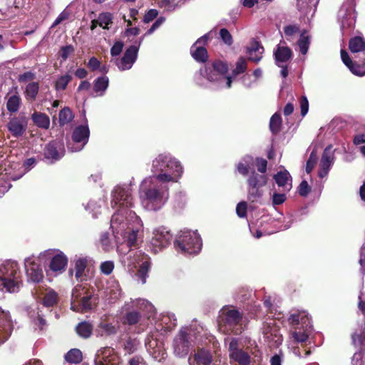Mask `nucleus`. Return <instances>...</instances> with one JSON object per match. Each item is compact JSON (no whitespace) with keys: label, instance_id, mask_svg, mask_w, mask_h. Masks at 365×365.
<instances>
[{"label":"nucleus","instance_id":"f257e3e1","mask_svg":"<svg viewBox=\"0 0 365 365\" xmlns=\"http://www.w3.org/2000/svg\"><path fill=\"white\" fill-rule=\"evenodd\" d=\"M133 205L131 185H116L111 192L110 206L116 211L112 215L110 228L118 242H127L128 245L136 242L138 234L143 229L141 220L130 210Z\"/></svg>","mask_w":365,"mask_h":365},{"label":"nucleus","instance_id":"f03ea898","mask_svg":"<svg viewBox=\"0 0 365 365\" xmlns=\"http://www.w3.org/2000/svg\"><path fill=\"white\" fill-rule=\"evenodd\" d=\"M138 195L140 204L145 210L159 211L165 206L170 197L168 182L148 176L140 184Z\"/></svg>","mask_w":365,"mask_h":365},{"label":"nucleus","instance_id":"7ed1b4c3","mask_svg":"<svg viewBox=\"0 0 365 365\" xmlns=\"http://www.w3.org/2000/svg\"><path fill=\"white\" fill-rule=\"evenodd\" d=\"M227 65L220 61L215 60L205 63L202 66L199 73L196 74L195 81L197 85L203 88H208L207 80L214 89H228L232 86V76L227 75Z\"/></svg>","mask_w":365,"mask_h":365},{"label":"nucleus","instance_id":"20e7f679","mask_svg":"<svg viewBox=\"0 0 365 365\" xmlns=\"http://www.w3.org/2000/svg\"><path fill=\"white\" fill-rule=\"evenodd\" d=\"M151 177L166 182L175 183L182 178L184 168L181 162L170 153L158 154L150 165Z\"/></svg>","mask_w":365,"mask_h":365},{"label":"nucleus","instance_id":"39448f33","mask_svg":"<svg viewBox=\"0 0 365 365\" xmlns=\"http://www.w3.org/2000/svg\"><path fill=\"white\" fill-rule=\"evenodd\" d=\"M122 322L124 324L134 326L138 324V332L145 329V319L143 318L140 312L147 315V319L149 321L155 314L154 306L145 299L138 298L135 299H130L125 302L121 308Z\"/></svg>","mask_w":365,"mask_h":365},{"label":"nucleus","instance_id":"423d86ee","mask_svg":"<svg viewBox=\"0 0 365 365\" xmlns=\"http://www.w3.org/2000/svg\"><path fill=\"white\" fill-rule=\"evenodd\" d=\"M207 335V330L197 324L180 329L173 342V352L178 357L185 356L190 348L194 344L202 342V338Z\"/></svg>","mask_w":365,"mask_h":365},{"label":"nucleus","instance_id":"0eeeda50","mask_svg":"<svg viewBox=\"0 0 365 365\" xmlns=\"http://www.w3.org/2000/svg\"><path fill=\"white\" fill-rule=\"evenodd\" d=\"M139 233L138 234V235ZM138 237L137 238L138 242ZM115 240H117L115 239ZM116 243L120 244V246H118V250L122 254L120 260L124 266L127 267L129 270H133L139 266V269L136 274L137 277L140 281L142 284L146 282L147 277H148V272L150 268V258L142 252L140 250L130 249L128 252H122L123 246L125 245L127 247L135 246L137 242L134 245H128L127 242H122L116 241Z\"/></svg>","mask_w":365,"mask_h":365},{"label":"nucleus","instance_id":"6e6552de","mask_svg":"<svg viewBox=\"0 0 365 365\" xmlns=\"http://www.w3.org/2000/svg\"><path fill=\"white\" fill-rule=\"evenodd\" d=\"M21 286V273L18 263L6 260L0 264V290L15 293Z\"/></svg>","mask_w":365,"mask_h":365},{"label":"nucleus","instance_id":"1a4fd4ad","mask_svg":"<svg viewBox=\"0 0 365 365\" xmlns=\"http://www.w3.org/2000/svg\"><path fill=\"white\" fill-rule=\"evenodd\" d=\"M176 250L185 255H197L202 246V239L197 230H182L174 242Z\"/></svg>","mask_w":365,"mask_h":365},{"label":"nucleus","instance_id":"9d476101","mask_svg":"<svg viewBox=\"0 0 365 365\" xmlns=\"http://www.w3.org/2000/svg\"><path fill=\"white\" fill-rule=\"evenodd\" d=\"M288 322L294 330L291 331V336L296 342L306 341L312 330L311 319L304 311H294L289 317Z\"/></svg>","mask_w":365,"mask_h":365},{"label":"nucleus","instance_id":"9b49d317","mask_svg":"<svg viewBox=\"0 0 365 365\" xmlns=\"http://www.w3.org/2000/svg\"><path fill=\"white\" fill-rule=\"evenodd\" d=\"M242 315L232 307H224L220 312L219 326L223 331L240 334L242 331Z\"/></svg>","mask_w":365,"mask_h":365},{"label":"nucleus","instance_id":"f8f14e48","mask_svg":"<svg viewBox=\"0 0 365 365\" xmlns=\"http://www.w3.org/2000/svg\"><path fill=\"white\" fill-rule=\"evenodd\" d=\"M267 182V175H259L252 170L247 178V200L252 202H259L264 195L263 187Z\"/></svg>","mask_w":365,"mask_h":365},{"label":"nucleus","instance_id":"ddd939ff","mask_svg":"<svg viewBox=\"0 0 365 365\" xmlns=\"http://www.w3.org/2000/svg\"><path fill=\"white\" fill-rule=\"evenodd\" d=\"M145 346L148 353L155 360L160 361L165 358L163 339L157 331H151L145 340Z\"/></svg>","mask_w":365,"mask_h":365},{"label":"nucleus","instance_id":"4468645a","mask_svg":"<svg viewBox=\"0 0 365 365\" xmlns=\"http://www.w3.org/2000/svg\"><path fill=\"white\" fill-rule=\"evenodd\" d=\"M91 307V295L87 294L81 285L76 286L72 291L71 309L75 312H84Z\"/></svg>","mask_w":365,"mask_h":365},{"label":"nucleus","instance_id":"2eb2a0df","mask_svg":"<svg viewBox=\"0 0 365 365\" xmlns=\"http://www.w3.org/2000/svg\"><path fill=\"white\" fill-rule=\"evenodd\" d=\"M352 342L354 346L359 349L355 352L352 359V365H364L363 357H365V322L352 334Z\"/></svg>","mask_w":365,"mask_h":365},{"label":"nucleus","instance_id":"dca6fc26","mask_svg":"<svg viewBox=\"0 0 365 365\" xmlns=\"http://www.w3.org/2000/svg\"><path fill=\"white\" fill-rule=\"evenodd\" d=\"M89 135L90 130L87 122L84 125L77 126L72 134V142L67 145L68 149L71 152L81 150L88 143Z\"/></svg>","mask_w":365,"mask_h":365},{"label":"nucleus","instance_id":"f3484780","mask_svg":"<svg viewBox=\"0 0 365 365\" xmlns=\"http://www.w3.org/2000/svg\"><path fill=\"white\" fill-rule=\"evenodd\" d=\"M41 255L51 258L49 269L56 274H61L66 269L68 258L66 255L58 250H47Z\"/></svg>","mask_w":365,"mask_h":365},{"label":"nucleus","instance_id":"a211bd4d","mask_svg":"<svg viewBox=\"0 0 365 365\" xmlns=\"http://www.w3.org/2000/svg\"><path fill=\"white\" fill-rule=\"evenodd\" d=\"M144 36H142L134 45L130 46L125 51L120 59L115 61V64L120 71H126L132 68L135 62L139 48L143 42Z\"/></svg>","mask_w":365,"mask_h":365},{"label":"nucleus","instance_id":"6ab92c4d","mask_svg":"<svg viewBox=\"0 0 365 365\" xmlns=\"http://www.w3.org/2000/svg\"><path fill=\"white\" fill-rule=\"evenodd\" d=\"M229 356L231 361L239 365H249L251 357L249 352L243 349L242 344L237 339H232L228 347Z\"/></svg>","mask_w":365,"mask_h":365},{"label":"nucleus","instance_id":"aec40b11","mask_svg":"<svg viewBox=\"0 0 365 365\" xmlns=\"http://www.w3.org/2000/svg\"><path fill=\"white\" fill-rule=\"evenodd\" d=\"M101 292L102 297L108 304L117 302L123 295L118 282L113 278L109 279L106 284L103 285Z\"/></svg>","mask_w":365,"mask_h":365},{"label":"nucleus","instance_id":"412c9836","mask_svg":"<svg viewBox=\"0 0 365 365\" xmlns=\"http://www.w3.org/2000/svg\"><path fill=\"white\" fill-rule=\"evenodd\" d=\"M155 314L150 318V323L155 325V330L158 331H170L177 326V318L173 313L161 314L155 319Z\"/></svg>","mask_w":365,"mask_h":365},{"label":"nucleus","instance_id":"4be33fe9","mask_svg":"<svg viewBox=\"0 0 365 365\" xmlns=\"http://www.w3.org/2000/svg\"><path fill=\"white\" fill-rule=\"evenodd\" d=\"M338 19L344 34L351 30L356 22V14L352 6L350 4L342 5L338 13Z\"/></svg>","mask_w":365,"mask_h":365},{"label":"nucleus","instance_id":"5701e85b","mask_svg":"<svg viewBox=\"0 0 365 365\" xmlns=\"http://www.w3.org/2000/svg\"><path fill=\"white\" fill-rule=\"evenodd\" d=\"M24 267L28 282L39 283L43 278L41 265L36 262L34 257L25 259Z\"/></svg>","mask_w":365,"mask_h":365},{"label":"nucleus","instance_id":"b1692460","mask_svg":"<svg viewBox=\"0 0 365 365\" xmlns=\"http://www.w3.org/2000/svg\"><path fill=\"white\" fill-rule=\"evenodd\" d=\"M95 365H120V358L110 347L98 350L94 359Z\"/></svg>","mask_w":365,"mask_h":365},{"label":"nucleus","instance_id":"393cba45","mask_svg":"<svg viewBox=\"0 0 365 365\" xmlns=\"http://www.w3.org/2000/svg\"><path fill=\"white\" fill-rule=\"evenodd\" d=\"M212 31L199 38L190 48L192 57L197 62L205 63L208 59L207 49L204 46L207 43Z\"/></svg>","mask_w":365,"mask_h":365},{"label":"nucleus","instance_id":"a878e982","mask_svg":"<svg viewBox=\"0 0 365 365\" xmlns=\"http://www.w3.org/2000/svg\"><path fill=\"white\" fill-rule=\"evenodd\" d=\"M28 122L29 119L24 115L14 116L10 118L6 127L13 137L19 138L25 134Z\"/></svg>","mask_w":365,"mask_h":365},{"label":"nucleus","instance_id":"bb28decb","mask_svg":"<svg viewBox=\"0 0 365 365\" xmlns=\"http://www.w3.org/2000/svg\"><path fill=\"white\" fill-rule=\"evenodd\" d=\"M334 160V150H332V145H329L325 148L320 160L318 171V175L320 178H323L328 175Z\"/></svg>","mask_w":365,"mask_h":365},{"label":"nucleus","instance_id":"cd10ccee","mask_svg":"<svg viewBox=\"0 0 365 365\" xmlns=\"http://www.w3.org/2000/svg\"><path fill=\"white\" fill-rule=\"evenodd\" d=\"M173 235L165 227H160L153 231V237L151 244L155 248L159 250L169 245L171 242Z\"/></svg>","mask_w":365,"mask_h":365},{"label":"nucleus","instance_id":"c85d7f7f","mask_svg":"<svg viewBox=\"0 0 365 365\" xmlns=\"http://www.w3.org/2000/svg\"><path fill=\"white\" fill-rule=\"evenodd\" d=\"M63 144L61 141L53 140L50 142L45 148V158L51 160V163L60 160L64 155Z\"/></svg>","mask_w":365,"mask_h":365},{"label":"nucleus","instance_id":"c756f323","mask_svg":"<svg viewBox=\"0 0 365 365\" xmlns=\"http://www.w3.org/2000/svg\"><path fill=\"white\" fill-rule=\"evenodd\" d=\"M341 58L343 63L353 74L359 76H365V60L361 63L353 60L349 57L348 53L343 49L341 50Z\"/></svg>","mask_w":365,"mask_h":365},{"label":"nucleus","instance_id":"7c9ffc66","mask_svg":"<svg viewBox=\"0 0 365 365\" xmlns=\"http://www.w3.org/2000/svg\"><path fill=\"white\" fill-rule=\"evenodd\" d=\"M262 331L264 337L270 343V346H279L282 344V335L279 334L274 321L265 323Z\"/></svg>","mask_w":365,"mask_h":365},{"label":"nucleus","instance_id":"2f4dec72","mask_svg":"<svg viewBox=\"0 0 365 365\" xmlns=\"http://www.w3.org/2000/svg\"><path fill=\"white\" fill-rule=\"evenodd\" d=\"M274 57L277 66L287 64L292 58V51L285 45V43L280 41L274 49Z\"/></svg>","mask_w":365,"mask_h":365},{"label":"nucleus","instance_id":"473e14b6","mask_svg":"<svg viewBox=\"0 0 365 365\" xmlns=\"http://www.w3.org/2000/svg\"><path fill=\"white\" fill-rule=\"evenodd\" d=\"M273 179L282 192H289L292 188V178L285 169L278 171Z\"/></svg>","mask_w":365,"mask_h":365},{"label":"nucleus","instance_id":"72a5a7b5","mask_svg":"<svg viewBox=\"0 0 365 365\" xmlns=\"http://www.w3.org/2000/svg\"><path fill=\"white\" fill-rule=\"evenodd\" d=\"M263 53V46L257 41H253L250 46L247 48V53L248 55L249 60L255 63H258L261 61Z\"/></svg>","mask_w":365,"mask_h":365},{"label":"nucleus","instance_id":"f704fd0d","mask_svg":"<svg viewBox=\"0 0 365 365\" xmlns=\"http://www.w3.org/2000/svg\"><path fill=\"white\" fill-rule=\"evenodd\" d=\"M212 356L210 351L205 349H200L194 355L192 362H190V365H211Z\"/></svg>","mask_w":365,"mask_h":365},{"label":"nucleus","instance_id":"c9c22d12","mask_svg":"<svg viewBox=\"0 0 365 365\" xmlns=\"http://www.w3.org/2000/svg\"><path fill=\"white\" fill-rule=\"evenodd\" d=\"M36 292L39 295H43L42 299V304L44 307H50L56 304L58 296L56 292L53 289H46V293L43 294L41 292V289L39 287L36 290Z\"/></svg>","mask_w":365,"mask_h":365},{"label":"nucleus","instance_id":"e433bc0d","mask_svg":"<svg viewBox=\"0 0 365 365\" xmlns=\"http://www.w3.org/2000/svg\"><path fill=\"white\" fill-rule=\"evenodd\" d=\"M349 50L352 55L363 53L365 51V41L363 38L356 36L349 41Z\"/></svg>","mask_w":365,"mask_h":365},{"label":"nucleus","instance_id":"4c0bfd02","mask_svg":"<svg viewBox=\"0 0 365 365\" xmlns=\"http://www.w3.org/2000/svg\"><path fill=\"white\" fill-rule=\"evenodd\" d=\"M109 84V79L106 76L97 78L93 83V90L96 93V96H103Z\"/></svg>","mask_w":365,"mask_h":365},{"label":"nucleus","instance_id":"58836bf2","mask_svg":"<svg viewBox=\"0 0 365 365\" xmlns=\"http://www.w3.org/2000/svg\"><path fill=\"white\" fill-rule=\"evenodd\" d=\"M31 119L38 128L48 129L50 126L49 117L45 113L34 112L31 115Z\"/></svg>","mask_w":365,"mask_h":365},{"label":"nucleus","instance_id":"ea45409f","mask_svg":"<svg viewBox=\"0 0 365 365\" xmlns=\"http://www.w3.org/2000/svg\"><path fill=\"white\" fill-rule=\"evenodd\" d=\"M87 259L85 258H79L75 262L74 270H70V274L75 272V277L77 280H82L85 276V269L87 267Z\"/></svg>","mask_w":365,"mask_h":365},{"label":"nucleus","instance_id":"a19ab883","mask_svg":"<svg viewBox=\"0 0 365 365\" xmlns=\"http://www.w3.org/2000/svg\"><path fill=\"white\" fill-rule=\"evenodd\" d=\"M253 164V158L250 155H245L237 164V170L243 176L249 175V170L251 165Z\"/></svg>","mask_w":365,"mask_h":365},{"label":"nucleus","instance_id":"79ce46f5","mask_svg":"<svg viewBox=\"0 0 365 365\" xmlns=\"http://www.w3.org/2000/svg\"><path fill=\"white\" fill-rule=\"evenodd\" d=\"M97 336H106L115 334L116 328L112 324L101 322L96 329Z\"/></svg>","mask_w":365,"mask_h":365},{"label":"nucleus","instance_id":"37998d69","mask_svg":"<svg viewBox=\"0 0 365 365\" xmlns=\"http://www.w3.org/2000/svg\"><path fill=\"white\" fill-rule=\"evenodd\" d=\"M104 203V199H99L98 200H91L85 205V209L92 214L93 217H97L98 215L101 213V207Z\"/></svg>","mask_w":365,"mask_h":365},{"label":"nucleus","instance_id":"c03bdc74","mask_svg":"<svg viewBox=\"0 0 365 365\" xmlns=\"http://www.w3.org/2000/svg\"><path fill=\"white\" fill-rule=\"evenodd\" d=\"M311 37L307 31H303L300 34V37L297 41V45L299 48V51L302 54L306 55L308 52L310 45Z\"/></svg>","mask_w":365,"mask_h":365},{"label":"nucleus","instance_id":"a18cd8bd","mask_svg":"<svg viewBox=\"0 0 365 365\" xmlns=\"http://www.w3.org/2000/svg\"><path fill=\"white\" fill-rule=\"evenodd\" d=\"M76 330L81 337L88 338L91 335L93 327L89 322H82L77 325Z\"/></svg>","mask_w":365,"mask_h":365},{"label":"nucleus","instance_id":"49530a36","mask_svg":"<svg viewBox=\"0 0 365 365\" xmlns=\"http://www.w3.org/2000/svg\"><path fill=\"white\" fill-rule=\"evenodd\" d=\"M39 86L36 82L29 83L25 88V94L27 100L34 101L38 93Z\"/></svg>","mask_w":365,"mask_h":365},{"label":"nucleus","instance_id":"de8ad7c7","mask_svg":"<svg viewBox=\"0 0 365 365\" xmlns=\"http://www.w3.org/2000/svg\"><path fill=\"white\" fill-rule=\"evenodd\" d=\"M247 60L240 57L236 62L235 68L232 70V73L230 76H232V80L237 76L238 75L243 73L247 70Z\"/></svg>","mask_w":365,"mask_h":365},{"label":"nucleus","instance_id":"09e8293b","mask_svg":"<svg viewBox=\"0 0 365 365\" xmlns=\"http://www.w3.org/2000/svg\"><path fill=\"white\" fill-rule=\"evenodd\" d=\"M65 359L69 363L78 364L83 359L82 353L78 349H72L66 354Z\"/></svg>","mask_w":365,"mask_h":365},{"label":"nucleus","instance_id":"8fccbe9b","mask_svg":"<svg viewBox=\"0 0 365 365\" xmlns=\"http://www.w3.org/2000/svg\"><path fill=\"white\" fill-rule=\"evenodd\" d=\"M282 125L281 115L278 113H275L270 118L269 129L271 132L276 134L279 132Z\"/></svg>","mask_w":365,"mask_h":365},{"label":"nucleus","instance_id":"3c124183","mask_svg":"<svg viewBox=\"0 0 365 365\" xmlns=\"http://www.w3.org/2000/svg\"><path fill=\"white\" fill-rule=\"evenodd\" d=\"M98 25L104 29H108L113 23V15L109 12L100 14L98 18Z\"/></svg>","mask_w":365,"mask_h":365},{"label":"nucleus","instance_id":"603ef678","mask_svg":"<svg viewBox=\"0 0 365 365\" xmlns=\"http://www.w3.org/2000/svg\"><path fill=\"white\" fill-rule=\"evenodd\" d=\"M73 118V114L68 107L63 108L59 113V123L63 125L70 123Z\"/></svg>","mask_w":365,"mask_h":365},{"label":"nucleus","instance_id":"864d4df0","mask_svg":"<svg viewBox=\"0 0 365 365\" xmlns=\"http://www.w3.org/2000/svg\"><path fill=\"white\" fill-rule=\"evenodd\" d=\"M20 103H21V99H20L19 96H18L16 95L11 96L8 99V101L6 103L7 110L11 113H15L19 110Z\"/></svg>","mask_w":365,"mask_h":365},{"label":"nucleus","instance_id":"5fc2aeb1","mask_svg":"<svg viewBox=\"0 0 365 365\" xmlns=\"http://www.w3.org/2000/svg\"><path fill=\"white\" fill-rule=\"evenodd\" d=\"M139 344L137 339L128 337L124 342V350L129 354H132L137 350Z\"/></svg>","mask_w":365,"mask_h":365},{"label":"nucleus","instance_id":"6e6d98bb","mask_svg":"<svg viewBox=\"0 0 365 365\" xmlns=\"http://www.w3.org/2000/svg\"><path fill=\"white\" fill-rule=\"evenodd\" d=\"M71 79H72V77L69 74H66V75L60 76L56 81V84H55L56 89L58 91L66 89V88L67 87V85L71 81Z\"/></svg>","mask_w":365,"mask_h":365},{"label":"nucleus","instance_id":"4d7b16f0","mask_svg":"<svg viewBox=\"0 0 365 365\" xmlns=\"http://www.w3.org/2000/svg\"><path fill=\"white\" fill-rule=\"evenodd\" d=\"M287 192H274L271 197L272 205L277 206L283 204L287 200Z\"/></svg>","mask_w":365,"mask_h":365},{"label":"nucleus","instance_id":"13d9d810","mask_svg":"<svg viewBox=\"0 0 365 365\" xmlns=\"http://www.w3.org/2000/svg\"><path fill=\"white\" fill-rule=\"evenodd\" d=\"M160 6L163 8L165 11L171 12L179 7L178 3H175V0H162Z\"/></svg>","mask_w":365,"mask_h":365},{"label":"nucleus","instance_id":"bf43d9fd","mask_svg":"<svg viewBox=\"0 0 365 365\" xmlns=\"http://www.w3.org/2000/svg\"><path fill=\"white\" fill-rule=\"evenodd\" d=\"M317 160H318V156H317L316 150L314 149L312 151V153L309 155V158L307 162L306 171L307 173H309L313 170V168H314V166L317 163Z\"/></svg>","mask_w":365,"mask_h":365},{"label":"nucleus","instance_id":"052dcab7","mask_svg":"<svg viewBox=\"0 0 365 365\" xmlns=\"http://www.w3.org/2000/svg\"><path fill=\"white\" fill-rule=\"evenodd\" d=\"M221 40L227 46H231L233 43V39L231 34L227 29H221L219 32Z\"/></svg>","mask_w":365,"mask_h":365},{"label":"nucleus","instance_id":"680f3d73","mask_svg":"<svg viewBox=\"0 0 365 365\" xmlns=\"http://www.w3.org/2000/svg\"><path fill=\"white\" fill-rule=\"evenodd\" d=\"M114 269V262L108 260L103 262L100 265V270L101 273L106 275H109Z\"/></svg>","mask_w":365,"mask_h":365},{"label":"nucleus","instance_id":"e2e57ef3","mask_svg":"<svg viewBox=\"0 0 365 365\" xmlns=\"http://www.w3.org/2000/svg\"><path fill=\"white\" fill-rule=\"evenodd\" d=\"M299 31V27L296 25H288L284 29V32L287 40H290L291 38Z\"/></svg>","mask_w":365,"mask_h":365},{"label":"nucleus","instance_id":"0e129e2a","mask_svg":"<svg viewBox=\"0 0 365 365\" xmlns=\"http://www.w3.org/2000/svg\"><path fill=\"white\" fill-rule=\"evenodd\" d=\"M255 165L259 175H266L267 161L264 158H257L255 160Z\"/></svg>","mask_w":365,"mask_h":365},{"label":"nucleus","instance_id":"69168bd1","mask_svg":"<svg viewBox=\"0 0 365 365\" xmlns=\"http://www.w3.org/2000/svg\"><path fill=\"white\" fill-rule=\"evenodd\" d=\"M311 191V187L306 180H302L298 187V192L302 197H307Z\"/></svg>","mask_w":365,"mask_h":365},{"label":"nucleus","instance_id":"338daca9","mask_svg":"<svg viewBox=\"0 0 365 365\" xmlns=\"http://www.w3.org/2000/svg\"><path fill=\"white\" fill-rule=\"evenodd\" d=\"M247 209V205L246 202H239L236 207L237 215L241 218L246 217Z\"/></svg>","mask_w":365,"mask_h":365},{"label":"nucleus","instance_id":"774afa93","mask_svg":"<svg viewBox=\"0 0 365 365\" xmlns=\"http://www.w3.org/2000/svg\"><path fill=\"white\" fill-rule=\"evenodd\" d=\"M74 51V48L71 45H67L61 48L60 56L63 61L66 60L70 54Z\"/></svg>","mask_w":365,"mask_h":365}]
</instances>
